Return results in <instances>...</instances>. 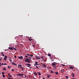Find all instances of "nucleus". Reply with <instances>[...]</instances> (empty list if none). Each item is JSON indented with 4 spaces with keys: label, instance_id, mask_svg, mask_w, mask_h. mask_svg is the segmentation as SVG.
I'll return each mask as SVG.
<instances>
[{
    "label": "nucleus",
    "instance_id": "f257e3e1",
    "mask_svg": "<svg viewBox=\"0 0 79 79\" xmlns=\"http://www.w3.org/2000/svg\"><path fill=\"white\" fill-rule=\"evenodd\" d=\"M25 61L26 62H27V63H30L31 61L30 60V59L28 58H27L25 59Z\"/></svg>",
    "mask_w": 79,
    "mask_h": 79
},
{
    "label": "nucleus",
    "instance_id": "f03ea898",
    "mask_svg": "<svg viewBox=\"0 0 79 79\" xmlns=\"http://www.w3.org/2000/svg\"><path fill=\"white\" fill-rule=\"evenodd\" d=\"M36 59L37 60V59H38V60H40V56H35Z\"/></svg>",
    "mask_w": 79,
    "mask_h": 79
},
{
    "label": "nucleus",
    "instance_id": "7ed1b4c3",
    "mask_svg": "<svg viewBox=\"0 0 79 79\" xmlns=\"http://www.w3.org/2000/svg\"><path fill=\"white\" fill-rule=\"evenodd\" d=\"M52 66H53V67H55V66H56V64H55V63H52Z\"/></svg>",
    "mask_w": 79,
    "mask_h": 79
},
{
    "label": "nucleus",
    "instance_id": "20e7f679",
    "mask_svg": "<svg viewBox=\"0 0 79 79\" xmlns=\"http://www.w3.org/2000/svg\"><path fill=\"white\" fill-rule=\"evenodd\" d=\"M19 58V59H20V60H22L23 59V56H20V57H18Z\"/></svg>",
    "mask_w": 79,
    "mask_h": 79
},
{
    "label": "nucleus",
    "instance_id": "39448f33",
    "mask_svg": "<svg viewBox=\"0 0 79 79\" xmlns=\"http://www.w3.org/2000/svg\"><path fill=\"white\" fill-rule=\"evenodd\" d=\"M8 49H9V50H13V48L12 47H9L8 48Z\"/></svg>",
    "mask_w": 79,
    "mask_h": 79
},
{
    "label": "nucleus",
    "instance_id": "423d86ee",
    "mask_svg": "<svg viewBox=\"0 0 79 79\" xmlns=\"http://www.w3.org/2000/svg\"><path fill=\"white\" fill-rule=\"evenodd\" d=\"M26 65L27 66H31V65L30 64H27Z\"/></svg>",
    "mask_w": 79,
    "mask_h": 79
},
{
    "label": "nucleus",
    "instance_id": "0eeeda50",
    "mask_svg": "<svg viewBox=\"0 0 79 79\" xmlns=\"http://www.w3.org/2000/svg\"><path fill=\"white\" fill-rule=\"evenodd\" d=\"M18 68H20V67H22V65H18Z\"/></svg>",
    "mask_w": 79,
    "mask_h": 79
},
{
    "label": "nucleus",
    "instance_id": "6e6552de",
    "mask_svg": "<svg viewBox=\"0 0 79 79\" xmlns=\"http://www.w3.org/2000/svg\"><path fill=\"white\" fill-rule=\"evenodd\" d=\"M33 74H34V75H35V76H37V73H33Z\"/></svg>",
    "mask_w": 79,
    "mask_h": 79
},
{
    "label": "nucleus",
    "instance_id": "1a4fd4ad",
    "mask_svg": "<svg viewBox=\"0 0 79 79\" xmlns=\"http://www.w3.org/2000/svg\"><path fill=\"white\" fill-rule=\"evenodd\" d=\"M72 77H74V73H72Z\"/></svg>",
    "mask_w": 79,
    "mask_h": 79
},
{
    "label": "nucleus",
    "instance_id": "9d476101",
    "mask_svg": "<svg viewBox=\"0 0 79 79\" xmlns=\"http://www.w3.org/2000/svg\"><path fill=\"white\" fill-rule=\"evenodd\" d=\"M38 63V62L37 61H35V65H36V66H37V64Z\"/></svg>",
    "mask_w": 79,
    "mask_h": 79
},
{
    "label": "nucleus",
    "instance_id": "9b49d317",
    "mask_svg": "<svg viewBox=\"0 0 79 79\" xmlns=\"http://www.w3.org/2000/svg\"><path fill=\"white\" fill-rule=\"evenodd\" d=\"M55 73L56 75H58V72H55Z\"/></svg>",
    "mask_w": 79,
    "mask_h": 79
},
{
    "label": "nucleus",
    "instance_id": "f8f14e48",
    "mask_svg": "<svg viewBox=\"0 0 79 79\" xmlns=\"http://www.w3.org/2000/svg\"><path fill=\"white\" fill-rule=\"evenodd\" d=\"M24 76V75L23 74H20V76Z\"/></svg>",
    "mask_w": 79,
    "mask_h": 79
},
{
    "label": "nucleus",
    "instance_id": "ddd939ff",
    "mask_svg": "<svg viewBox=\"0 0 79 79\" xmlns=\"http://www.w3.org/2000/svg\"><path fill=\"white\" fill-rule=\"evenodd\" d=\"M69 68H71V69H74V68L73 67L70 66Z\"/></svg>",
    "mask_w": 79,
    "mask_h": 79
},
{
    "label": "nucleus",
    "instance_id": "4468645a",
    "mask_svg": "<svg viewBox=\"0 0 79 79\" xmlns=\"http://www.w3.org/2000/svg\"><path fill=\"white\" fill-rule=\"evenodd\" d=\"M65 77L66 79H68L69 78V77L68 76H65Z\"/></svg>",
    "mask_w": 79,
    "mask_h": 79
},
{
    "label": "nucleus",
    "instance_id": "2eb2a0df",
    "mask_svg": "<svg viewBox=\"0 0 79 79\" xmlns=\"http://www.w3.org/2000/svg\"><path fill=\"white\" fill-rule=\"evenodd\" d=\"M48 56H51V54H48Z\"/></svg>",
    "mask_w": 79,
    "mask_h": 79
},
{
    "label": "nucleus",
    "instance_id": "dca6fc26",
    "mask_svg": "<svg viewBox=\"0 0 79 79\" xmlns=\"http://www.w3.org/2000/svg\"><path fill=\"white\" fill-rule=\"evenodd\" d=\"M38 74L39 75V76H40V75H41V73H40L38 72Z\"/></svg>",
    "mask_w": 79,
    "mask_h": 79
},
{
    "label": "nucleus",
    "instance_id": "f3484780",
    "mask_svg": "<svg viewBox=\"0 0 79 79\" xmlns=\"http://www.w3.org/2000/svg\"><path fill=\"white\" fill-rule=\"evenodd\" d=\"M30 56H31V57H33V55L32 54H31L29 55Z\"/></svg>",
    "mask_w": 79,
    "mask_h": 79
},
{
    "label": "nucleus",
    "instance_id": "a211bd4d",
    "mask_svg": "<svg viewBox=\"0 0 79 79\" xmlns=\"http://www.w3.org/2000/svg\"><path fill=\"white\" fill-rule=\"evenodd\" d=\"M50 75H48L47 76V77H48V78H50Z\"/></svg>",
    "mask_w": 79,
    "mask_h": 79
},
{
    "label": "nucleus",
    "instance_id": "6ab92c4d",
    "mask_svg": "<svg viewBox=\"0 0 79 79\" xmlns=\"http://www.w3.org/2000/svg\"><path fill=\"white\" fill-rule=\"evenodd\" d=\"M3 70H4V71H5V70H6V69H5V68H3Z\"/></svg>",
    "mask_w": 79,
    "mask_h": 79
},
{
    "label": "nucleus",
    "instance_id": "aec40b11",
    "mask_svg": "<svg viewBox=\"0 0 79 79\" xmlns=\"http://www.w3.org/2000/svg\"><path fill=\"white\" fill-rule=\"evenodd\" d=\"M51 73H52V74H53V73H54L53 72V71L52 70H51Z\"/></svg>",
    "mask_w": 79,
    "mask_h": 79
},
{
    "label": "nucleus",
    "instance_id": "412c9836",
    "mask_svg": "<svg viewBox=\"0 0 79 79\" xmlns=\"http://www.w3.org/2000/svg\"><path fill=\"white\" fill-rule=\"evenodd\" d=\"M17 76H20V74H17Z\"/></svg>",
    "mask_w": 79,
    "mask_h": 79
},
{
    "label": "nucleus",
    "instance_id": "4be33fe9",
    "mask_svg": "<svg viewBox=\"0 0 79 79\" xmlns=\"http://www.w3.org/2000/svg\"><path fill=\"white\" fill-rule=\"evenodd\" d=\"M43 66H44L45 68H46V65L44 64H43Z\"/></svg>",
    "mask_w": 79,
    "mask_h": 79
},
{
    "label": "nucleus",
    "instance_id": "5701e85b",
    "mask_svg": "<svg viewBox=\"0 0 79 79\" xmlns=\"http://www.w3.org/2000/svg\"><path fill=\"white\" fill-rule=\"evenodd\" d=\"M61 70L62 71H63V72H64V69H61Z\"/></svg>",
    "mask_w": 79,
    "mask_h": 79
},
{
    "label": "nucleus",
    "instance_id": "b1692460",
    "mask_svg": "<svg viewBox=\"0 0 79 79\" xmlns=\"http://www.w3.org/2000/svg\"><path fill=\"white\" fill-rule=\"evenodd\" d=\"M29 40L30 41H31V40H32V39H29Z\"/></svg>",
    "mask_w": 79,
    "mask_h": 79
},
{
    "label": "nucleus",
    "instance_id": "393cba45",
    "mask_svg": "<svg viewBox=\"0 0 79 79\" xmlns=\"http://www.w3.org/2000/svg\"><path fill=\"white\" fill-rule=\"evenodd\" d=\"M4 60H5V61H6V58H4Z\"/></svg>",
    "mask_w": 79,
    "mask_h": 79
},
{
    "label": "nucleus",
    "instance_id": "a878e982",
    "mask_svg": "<svg viewBox=\"0 0 79 79\" xmlns=\"http://www.w3.org/2000/svg\"><path fill=\"white\" fill-rule=\"evenodd\" d=\"M61 72L62 73H63V70H61Z\"/></svg>",
    "mask_w": 79,
    "mask_h": 79
},
{
    "label": "nucleus",
    "instance_id": "bb28decb",
    "mask_svg": "<svg viewBox=\"0 0 79 79\" xmlns=\"http://www.w3.org/2000/svg\"><path fill=\"white\" fill-rule=\"evenodd\" d=\"M2 74H5V73L2 72Z\"/></svg>",
    "mask_w": 79,
    "mask_h": 79
},
{
    "label": "nucleus",
    "instance_id": "cd10ccee",
    "mask_svg": "<svg viewBox=\"0 0 79 79\" xmlns=\"http://www.w3.org/2000/svg\"><path fill=\"white\" fill-rule=\"evenodd\" d=\"M2 76L3 77H5V76L4 75H3Z\"/></svg>",
    "mask_w": 79,
    "mask_h": 79
},
{
    "label": "nucleus",
    "instance_id": "c85d7f7f",
    "mask_svg": "<svg viewBox=\"0 0 79 79\" xmlns=\"http://www.w3.org/2000/svg\"><path fill=\"white\" fill-rule=\"evenodd\" d=\"M5 58H7V56H5Z\"/></svg>",
    "mask_w": 79,
    "mask_h": 79
},
{
    "label": "nucleus",
    "instance_id": "c756f323",
    "mask_svg": "<svg viewBox=\"0 0 79 79\" xmlns=\"http://www.w3.org/2000/svg\"><path fill=\"white\" fill-rule=\"evenodd\" d=\"M13 49H14V50H16V48H13Z\"/></svg>",
    "mask_w": 79,
    "mask_h": 79
},
{
    "label": "nucleus",
    "instance_id": "7c9ffc66",
    "mask_svg": "<svg viewBox=\"0 0 79 79\" xmlns=\"http://www.w3.org/2000/svg\"><path fill=\"white\" fill-rule=\"evenodd\" d=\"M1 55H3V52H1Z\"/></svg>",
    "mask_w": 79,
    "mask_h": 79
},
{
    "label": "nucleus",
    "instance_id": "2f4dec72",
    "mask_svg": "<svg viewBox=\"0 0 79 79\" xmlns=\"http://www.w3.org/2000/svg\"><path fill=\"white\" fill-rule=\"evenodd\" d=\"M7 68H11V67H10L9 66H8L7 67Z\"/></svg>",
    "mask_w": 79,
    "mask_h": 79
},
{
    "label": "nucleus",
    "instance_id": "473e14b6",
    "mask_svg": "<svg viewBox=\"0 0 79 79\" xmlns=\"http://www.w3.org/2000/svg\"><path fill=\"white\" fill-rule=\"evenodd\" d=\"M11 71H14V69H12V70H11Z\"/></svg>",
    "mask_w": 79,
    "mask_h": 79
},
{
    "label": "nucleus",
    "instance_id": "72a5a7b5",
    "mask_svg": "<svg viewBox=\"0 0 79 79\" xmlns=\"http://www.w3.org/2000/svg\"><path fill=\"white\" fill-rule=\"evenodd\" d=\"M14 65H15L16 66H17V64H16L15 63Z\"/></svg>",
    "mask_w": 79,
    "mask_h": 79
},
{
    "label": "nucleus",
    "instance_id": "f704fd0d",
    "mask_svg": "<svg viewBox=\"0 0 79 79\" xmlns=\"http://www.w3.org/2000/svg\"><path fill=\"white\" fill-rule=\"evenodd\" d=\"M12 64H14L15 63L14 62H12Z\"/></svg>",
    "mask_w": 79,
    "mask_h": 79
},
{
    "label": "nucleus",
    "instance_id": "c9c22d12",
    "mask_svg": "<svg viewBox=\"0 0 79 79\" xmlns=\"http://www.w3.org/2000/svg\"><path fill=\"white\" fill-rule=\"evenodd\" d=\"M36 68H38V69H39V68L37 66H36Z\"/></svg>",
    "mask_w": 79,
    "mask_h": 79
},
{
    "label": "nucleus",
    "instance_id": "e433bc0d",
    "mask_svg": "<svg viewBox=\"0 0 79 79\" xmlns=\"http://www.w3.org/2000/svg\"><path fill=\"white\" fill-rule=\"evenodd\" d=\"M4 64V65H6L7 64H6V63H5V64Z\"/></svg>",
    "mask_w": 79,
    "mask_h": 79
},
{
    "label": "nucleus",
    "instance_id": "4c0bfd02",
    "mask_svg": "<svg viewBox=\"0 0 79 79\" xmlns=\"http://www.w3.org/2000/svg\"><path fill=\"white\" fill-rule=\"evenodd\" d=\"M42 58V60H45V59H44V57H43Z\"/></svg>",
    "mask_w": 79,
    "mask_h": 79
},
{
    "label": "nucleus",
    "instance_id": "58836bf2",
    "mask_svg": "<svg viewBox=\"0 0 79 79\" xmlns=\"http://www.w3.org/2000/svg\"><path fill=\"white\" fill-rule=\"evenodd\" d=\"M27 55H28V56H29L30 55H29V54H27Z\"/></svg>",
    "mask_w": 79,
    "mask_h": 79
},
{
    "label": "nucleus",
    "instance_id": "ea45409f",
    "mask_svg": "<svg viewBox=\"0 0 79 79\" xmlns=\"http://www.w3.org/2000/svg\"><path fill=\"white\" fill-rule=\"evenodd\" d=\"M27 67H28V68H31V67H30V66H27Z\"/></svg>",
    "mask_w": 79,
    "mask_h": 79
},
{
    "label": "nucleus",
    "instance_id": "a19ab883",
    "mask_svg": "<svg viewBox=\"0 0 79 79\" xmlns=\"http://www.w3.org/2000/svg\"><path fill=\"white\" fill-rule=\"evenodd\" d=\"M0 61H2V60L1 58H0Z\"/></svg>",
    "mask_w": 79,
    "mask_h": 79
},
{
    "label": "nucleus",
    "instance_id": "79ce46f5",
    "mask_svg": "<svg viewBox=\"0 0 79 79\" xmlns=\"http://www.w3.org/2000/svg\"><path fill=\"white\" fill-rule=\"evenodd\" d=\"M0 66H2V64H1V63H0Z\"/></svg>",
    "mask_w": 79,
    "mask_h": 79
},
{
    "label": "nucleus",
    "instance_id": "37998d69",
    "mask_svg": "<svg viewBox=\"0 0 79 79\" xmlns=\"http://www.w3.org/2000/svg\"><path fill=\"white\" fill-rule=\"evenodd\" d=\"M55 69H57V68H56V67H55Z\"/></svg>",
    "mask_w": 79,
    "mask_h": 79
},
{
    "label": "nucleus",
    "instance_id": "c03bdc74",
    "mask_svg": "<svg viewBox=\"0 0 79 79\" xmlns=\"http://www.w3.org/2000/svg\"><path fill=\"white\" fill-rule=\"evenodd\" d=\"M2 65H3V64H3V63H2Z\"/></svg>",
    "mask_w": 79,
    "mask_h": 79
},
{
    "label": "nucleus",
    "instance_id": "a18cd8bd",
    "mask_svg": "<svg viewBox=\"0 0 79 79\" xmlns=\"http://www.w3.org/2000/svg\"><path fill=\"white\" fill-rule=\"evenodd\" d=\"M41 58H43V56H41Z\"/></svg>",
    "mask_w": 79,
    "mask_h": 79
},
{
    "label": "nucleus",
    "instance_id": "49530a36",
    "mask_svg": "<svg viewBox=\"0 0 79 79\" xmlns=\"http://www.w3.org/2000/svg\"><path fill=\"white\" fill-rule=\"evenodd\" d=\"M25 57H28V56H25Z\"/></svg>",
    "mask_w": 79,
    "mask_h": 79
},
{
    "label": "nucleus",
    "instance_id": "de8ad7c7",
    "mask_svg": "<svg viewBox=\"0 0 79 79\" xmlns=\"http://www.w3.org/2000/svg\"><path fill=\"white\" fill-rule=\"evenodd\" d=\"M12 76H11V75H10V76H9V77H11Z\"/></svg>",
    "mask_w": 79,
    "mask_h": 79
},
{
    "label": "nucleus",
    "instance_id": "09e8293b",
    "mask_svg": "<svg viewBox=\"0 0 79 79\" xmlns=\"http://www.w3.org/2000/svg\"><path fill=\"white\" fill-rule=\"evenodd\" d=\"M15 58H16V56H15Z\"/></svg>",
    "mask_w": 79,
    "mask_h": 79
},
{
    "label": "nucleus",
    "instance_id": "8fccbe9b",
    "mask_svg": "<svg viewBox=\"0 0 79 79\" xmlns=\"http://www.w3.org/2000/svg\"><path fill=\"white\" fill-rule=\"evenodd\" d=\"M8 75L9 76H10V74L8 73Z\"/></svg>",
    "mask_w": 79,
    "mask_h": 79
},
{
    "label": "nucleus",
    "instance_id": "3c124183",
    "mask_svg": "<svg viewBox=\"0 0 79 79\" xmlns=\"http://www.w3.org/2000/svg\"><path fill=\"white\" fill-rule=\"evenodd\" d=\"M2 56H5V54H2Z\"/></svg>",
    "mask_w": 79,
    "mask_h": 79
},
{
    "label": "nucleus",
    "instance_id": "603ef678",
    "mask_svg": "<svg viewBox=\"0 0 79 79\" xmlns=\"http://www.w3.org/2000/svg\"><path fill=\"white\" fill-rule=\"evenodd\" d=\"M22 71H24V69H22Z\"/></svg>",
    "mask_w": 79,
    "mask_h": 79
},
{
    "label": "nucleus",
    "instance_id": "864d4df0",
    "mask_svg": "<svg viewBox=\"0 0 79 79\" xmlns=\"http://www.w3.org/2000/svg\"><path fill=\"white\" fill-rule=\"evenodd\" d=\"M8 79H11L10 78V77H9V78H8Z\"/></svg>",
    "mask_w": 79,
    "mask_h": 79
},
{
    "label": "nucleus",
    "instance_id": "5fc2aeb1",
    "mask_svg": "<svg viewBox=\"0 0 79 79\" xmlns=\"http://www.w3.org/2000/svg\"><path fill=\"white\" fill-rule=\"evenodd\" d=\"M33 46H34V47H35V45H33Z\"/></svg>",
    "mask_w": 79,
    "mask_h": 79
},
{
    "label": "nucleus",
    "instance_id": "6e6d98bb",
    "mask_svg": "<svg viewBox=\"0 0 79 79\" xmlns=\"http://www.w3.org/2000/svg\"><path fill=\"white\" fill-rule=\"evenodd\" d=\"M21 68H24L23 67H21Z\"/></svg>",
    "mask_w": 79,
    "mask_h": 79
},
{
    "label": "nucleus",
    "instance_id": "4d7b16f0",
    "mask_svg": "<svg viewBox=\"0 0 79 79\" xmlns=\"http://www.w3.org/2000/svg\"><path fill=\"white\" fill-rule=\"evenodd\" d=\"M62 66H64V65L62 64Z\"/></svg>",
    "mask_w": 79,
    "mask_h": 79
},
{
    "label": "nucleus",
    "instance_id": "13d9d810",
    "mask_svg": "<svg viewBox=\"0 0 79 79\" xmlns=\"http://www.w3.org/2000/svg\"><path fill=\"white\" fill-rule=\"evenodd\" d=\"M29 58H30V59H31V57H29Z\"/></svg>",
    "mask_w": 79,
    "mask_h": 79
},
{
    "label": "nucleus",
    "instance_id": "bf43d9fd",
    "mask_svg": "<svg viewBox=\"0 0 79 79\" xmlns=\"http://www.w3.org/2000/svg\"><path fill=\"white\" fill-rule=\"evenodd\" d=\"M34 66H36V65H35V64Z\"/></svg>",
    "mask_w": 79,
    "mask_h": 79
},
{
    "label": "nucleus",
    "instance_id": "052dcab7",
    "mask_svg": "<svg viewBox=\"0 0 79 79\" xmlns=\"http://www.w3.org/2000/svg\"><path fill=\"white\" fill-rule=\"evenodd\" d=\"M73 79H75V78H73Z\"/></svg>",
    "mask_w": 79,
    "mask_h": 79
},
{
    "label": "nucleus",
    "instance_id": "680f3d73",
    "mask_svg": "<svg viewBox=\"0 0 79 79\" xmlns=\"http://www.w3.org/2000/svg\"><path fill=\"white\" fill-rule=\"evenodd\" d=\"M1 74V73L0 72V75Z\"/></svg>",
    "mask_w": 79,
    "mask_h": 79
},
{
    "label": "nucleus",
    "instance_id": "e2e57ef3",
    "mask_svg": "<svg viewBox=\"0 0 79 79\" xmlns=\"http://www.w3.org/2000/svg\"><path fill=\"white\" fill-rule=\"evenodd\" d=\"M37 64V65H39V64Z\"/></svg>",
    "mask_w": 79,
    "mask_h": 79
},
{
    "label": "nucleus",
    "instance_id": "0e129e2a",
    "mask_svg": "<svg viewBox=\"0 0 79 79\" xmlns=\"http://www.w3.org/2000/svg\"><path fill=\"white\" fill-rule=\"evenodd\" d=\"M10 61H11V62L12 61V60H10Z\"/></svg>",
    "mask_w": 79,
    "mask_h": 79
},
{
    "label": "nucleus",
    "instance_id": "69168bd1",
    "mask_svg": "<svg viewBox=\"0 0 79 79\" xmlns=\"http://www.w3.org/2000/svg\"><path fill=\"white\" fill-rule=\"evenodd\" d=\"M10 61H11V62L12 61V60H10Z\"/></svg>",
    "mask_w": 79,
    "mask_h": 79
},
{
    "label": "nucleus",
    "instance_id": "338daca9",
    "mask_svg": "<svg viewBox=\"0 0 79 79\" xmlns=\"http://www.w3.org/2000/svg\"><path fill=\"white\" fill-rule=\"evenodd\" d=\"M10 61H11V62L12 61V60H10Z\"/></svg>",
    "mask_w": 79,
    "mask_h": 79
},
{
    "label": "nucleus",
    "instance_id": "774afa93",
    "mask_svg": "<svg viewBox=\"0 0 79 79\" xmlns=\"http://www.w3.org/2000/svg\"><path fill=\"white\" fill-rule=\"evenodd\" d=\"M18 79H19V78H18Z\"/></svg>",
    "mask_w": 79,
    "mask_h": 79
}]
</instances>
